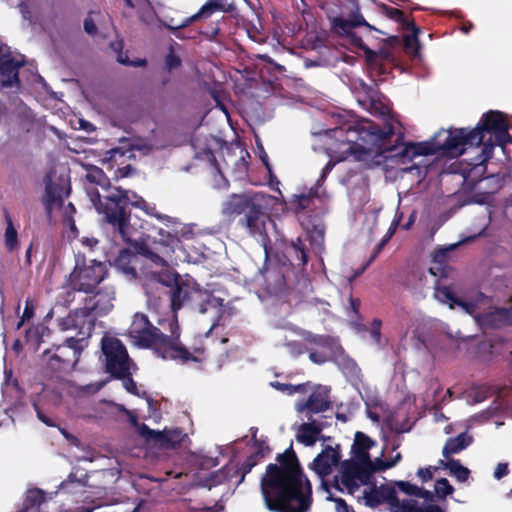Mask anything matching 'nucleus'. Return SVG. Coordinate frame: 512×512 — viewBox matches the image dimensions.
Returning a JSON list of instances; mask_svg holds the SVG:
<instances>
[{"label": "nucleus", "mask_w": 512, "mask_h": 512, "mask_svg": "<svg viewBox=\"0 0 512 512\" xmlns=\"http://www.w3.org/2000/svg\"><path fill=\"white\" fill-rule=\"evenodd\" d=\"M271 385L277 390L287 393L288 395H293L297 392H304L306 386V384L292 385L290 383H281L278 381L272 382Z\"/></svg>", "instance_id": "obj_44"}, {"label": "nucleus", "mask_w": 512, "mask_h": 512, "mask_svg": "<svg viewBox=\"0 0 512 512\" xmlns=\"http://www.w3.org/2000/svg\"><path fill=\"white\" fill-rule=\"evenodd\" d=\"M403 29L411 32L410 35L404 36L405 49L412 55H417L420 49V42L418 39L421 31L420 28L413 21L408 23L405 27H403Z\"/></svg>", "instance_id": "obj_30"}, {"label": "nucleus", "mask_w": 512, "mask_h": 512, "mask_svg": "<svg viewBox=\"0 0 512 512\" xmlns=\"http://www.w3.org/2000/svg\"><path fill=\"white\" fill-rule=\"evenodd\" d=\"M375 445V442L365 433L357 431L355 433L354 443L352 445V452L356 460L371 459L369 449Z\"/></svg>", "instance_id": "obj_28"}, {"label": "nucleus", "mask_w": 512, "mask_h": 512, "mask_svg": "<svg viewBox=\"0 0 512 512\" xmlns=\"http://www.w3.org/2000/svg\"><path fill=\"white\" fill-rule=\"evenodd\" d=\"M393 467V463H390L389 460H383L381 458H376L374 461H372V469L374 473L385 471L387 469H390Z\"/></svg>", "instance_id": "obj_56"}, {"label": "nucleus", "mask_w": 512, "mask_h": 512, "mask_svg": "<svg viewBox=\"0 0 512 512\" xmlns=\"http://www.w3.org/2000/svg\"><path fill=\"white\" fill-rule=\"evenodd\" d=\"M169 296L173 312H177L186 301L192 298L189 285L178 280H176L174 286L170 287Z\"/></svg>", "instance_id": "obj_26"}, {"label": "nucleus", "mask_w": 512, "mask_h": 512, "mask_svg": "<svg viewBox=\"0 0 512 512\" xmlns=\"http://www.w3.org/2000/svg\"><path fill=\"white\" fill-rule=\"evenodd\" d=\"M83 348V339L70 337L63 344L44 350L42 362L46 374L50 377H58L72 371L79 361Z\"/></svg>", "instance_id": "obj_8"}, {"label": "nucleus", "mask_w": 512, "mask_h": 512, "mask_svg": "<svg viewBox=\"0 0 512 512\" xmlns=\"http://www.w3.org/2000/svg\"><path fill=\"white\" fill-rule=\"evenodd\" d=\"M117 61L123 65H127V66H133V67H144L147 65V61L146 59H141V58H138L134 61H130L129 60V57L127 56L126 53H123V52H120L118 55H117Z\"/></svg>", "instance_id": "obj_49"}, {"label": "nucleus", "mask_w": 512, "mask_h": 512, "mask_svg": "<svg viewBox=\"0 0 512 512\" xmlns=\"http://www.w3.org/2000/svg\"><path fill=\"white\" fill-rule=\"evenodd\" d=\"M372 469V460H358V473L357 479L360 484L367 485L371 482V478L374 474Z\"/></svg>", "instance_id": "obj_36"}, {"label": "nucleus", "mask_w": 512, "mask_h": 512, "mask_svg": "<svg viewBox=\"0 0 512 512\" xmlns=\"http://www.w3.org/2000/svg\"><path fill=\"white\" fill-rule=\"evenodd\" d=\"M331 389L324 385L314 386L307 400L297 404V411L306 416L325 412L332 407L330 400Z\"/></svg>", "instance_id": "obj_16"}, {"label": "nucleus", "mask_w": 512, "mask_h": 512, "mask_svg": "<svg viewBox=\"0 0 512 512\" xmlns=\"http://www.w3.org/2000/svg\"><path fill=\"white\" fill-rule=\"evenodd\" d=\"M435 492L440 499H445L454 492L453 486L446 478H440L435 482Z\"/></svg>", "instance_id": "obj_42"}, {"label": "nucleus", "mask_w": 512, "mask_h": 512, "mask_svg": "<svg viewBox=\"0 0 512 512\" xmlns=\"http://www.w3.org/2000/svg\"><path fill=\"white\" fill-rule=\"evenodd\" d=\"M395 485L399 491L409 496H416L417 492H419V487L408 481H397Z\"/></svg>", "instance_id": "obj_50"}, {"label": "nucleus", "mask_w": 512, "mask_h": 512, "mask_svg": "<svg viewBox=\"0 0 512 512\" xmlns=\"http://www.w3.org/2000/svg\"><path fill=\"white\" fill-rule=\"evenodd\" d=\"M262 459L263 458L260 457V452H255L245 459L240 467V472L242 473L241 481L244 479L245 475L248 474L252 468L255 467Z\"/></svg>", "instance_id": "obj_43"}, {"label": "nucleus", "mask_w": 512, "mask_h": 512, "mask_svg": "<svg viewBox=\"0 0 512 512\" xmlns=\"http://www.w3.org/2000/svg\"><path fill=\"white\" fill-rule=\"evenodd\" d=\"M91 294V297L85 299V303L90 305L94 314L105 315L112 310V301L115 295V291L112 287H106L104 291L95 290L94 293Z\"/></svg>", "instance_id": "obj_22"}, {"label": "nucleus", "mask_w": 512, "mask_h": 512, "mask_svg": "<svg viewBox=\"0 0 512 512\" xmlns=\"http://www.w3.org/2000/svg\"><path fill=\"white\" fill-rule=\"evenodd\" d=\"M394 135V128L387 124L384 128L373 121L365 120L353 124H345L330 130L331 138L335 139L327 152L330 160L323 167L315 186L320 188L333 167L342 161L353 157L356 161H363L374 151L382 148L384 142Z\"/></svg>", "instance_id": "obj_1"}, {"label": "nucleus", "mask_w": 512, "mask_h": 512, "mask_svg": "<svg viewBox=\"0 0 512 512\" xmlns=\"http://www.w3.org/2000/svg\"><path fill=\"white\" fill-rule=\"evenodd\" d=\"M380 497L384 503H387L390 508L392 504L398 503V496L395 487L382 485L379 487Z\"/></svg>", "instance_id": "obj_40"}, {"label": "nucleus", "mask_w": 512, "mask_h": 512, "mask_svg": "<svg viewBox=\"0 0 512 512\" xmlns=\"http://www.w3.org/2000/svg\"><path fill=\"white\" fill-rule=\"evenodd\" d=\"M24 65L23 60H16L8 46H0V83L3 87H13L20 84L19 69Z\"/></svg>", "instance_id": "obj_15"}, {"label": "nucleus", "mask_w": 512, "mask_h": 512, "mask_svg": "<svg viewBox=\"0 0 512 512\" xmlns=\"http://www.w3.org/2000/svg\"><path fill=\"white\" fill-rule=\"evenodd\" d=\"M447 267L442 266V264H438L436 266L429 268V273L433 276L446 277L447 276Z\"/></svg>", "instance_id": "obj_62"}, {"label": "nucleus", "mask_w": 512, "mask_h": 512, "mask_svg": "<svg viewBox=\"0 0 512 512\" xmlns=\"http://www.w3.org/2000/svg\"><path fill=\"white\" fill-rule=\"evenodd\" d=\"M508 472H509L508 464L507 463H499L495 468L494 477L499 480V479L503 478L504 476H506L508 474Z\"/></svg>", "instance_id": "obj_60"}, {"label": "nucleus", "mask_w": 512, "mask_h": 512, "mask_svg": "<svg viewBox=\"0 0 512 512\" xmlns=\"http://www.w3.org/2000/svg\"><path fill=\"white\" fill-rule=\"evenodd\" d=\"M125 376L124 377H121L119 378L120 380L123 381V387L125 388V390L130 393V394H133L139 398H143L147 401V404H148V407L151 409V408H155L157 406V401H155L154 399H152L150 397V395L146 392V391H140L137 387V383L133 380L132 376H131V372L130 370H128L127 372H125Z\"/></svg>", "instance_id": "obj_29"}, {"label": "nucleus", "mask_w": 512, "mask_h": 512, "mask_svg": "<svg viewBox=\"0 0 512 512\" xmlns=\"http://www.w3.org/2000/svg\"><path fill=\"white\" fill-rule=\"evenodd\" d=\"M137 256L128 249H122L114 260L115 267L122 272L128 279L137 278V270L134 265L137 262Z\"/></svg>", "instance_id": "obj_24"}, {"label": "nucleus", "mask_w": 512, "mask_h": 512, "mask_svg": "<svg viewBox=\"0 0 512 512\" xmlns=\"http://www.w3.org/2000/svg\"><path fill=\"white\" fill-rule=\"evenodd\" d=\"M439 142L436 135L429 141L401 143L400 150L395 154L403 159L412 160L418 156H429L439 154Z\"/></svg>", "instance_id": "obj_19"}, {"label": "nucleus", "mask_w": 512, "mask_h": 512, "mask_svg": "<svg viewBox=\"0 0 512 512\" xmlns=\"http://www.w3.org/2000/svg\"><path fill=\"white\" fill-rule=\"evenodd\" d=\"M146 229L150 233L143 234L139 239H136L133 230L132 241H124L134 249L136 254L161 265L165 263L163 256H170L176 249L181 248L180 238L177 234H174L173 228H169V231L154 226L151 229Z\"/></svg>", "instance_id": "obj_6"}, {"label": "nucleus", "mask_w": 512, "mask_h": 512, "mask_svg": "<svg viewBox=\"0 0 512 512\" xmlns=\"http://www.w3.org/2000/svg\"><path fill=\"white\" fill-rule=\"evenodd\" d=\"M440 465L448 469L450 474L459 482H466L470 476V470L463 466L457 459H448L447 461L440 460Z\"/></svg>", "instance_id": "obj_31"}, {"label": "nucleus", "mask_w": 512, "mask_h": 512, "mask_svg": "<svg viewBox=\"0 0 512 512\" xmlns=\"http://www.w3.org/2000/svg\"><path fill=\"white\" fill-rule=\"evenodd\" d=\"M107 276L108 269L104 262L78 258L67 280V290L61 295L62 302L65 305L71 303L75 292L94 293Z\"/></svg>", "instance_id": "obj_7"}, {"label": "nucleus", "mask_w": 512, "mask_h": 512, "mask_svg": "<svg viewBox=\"0 0 512 512\" xmlns=\"http://www.w3.org/2000/svg\"><path fill=\"white\" fill-rule=\"evenodd\" d=\"M292 247L297 254V258L301 260L303 265H306L308 262V255L302 240L298 238L295 242L292 243Z\"/></svg>", "instance_id": "obj_52"}, {"label": "nucleus", "mask_w": 512, "mask_h": 512, "mask_svg": "<svg viewBox=\"0 0 512 512\" xmlns=\"http://www.w3.org/2000/svg\"><path fill=\"white\" fill-rule=\"evenodd\" d=\"M417 475L422 480V482H428L433 478V472L431 470V467L419 468L417 471Z\"/></svg>", "instance_id": "obj_61"}, {"label": "nucleus", "mask_w": 512, "mask_h": 512, "mask_svg": "<svg viewBox=\"0 0 512 512\" xmlns=\"http://www.w3.org/2000/svg\"><path fill=\"white\" fill-rule=\"evenodd\" d=\"M417 512H446V511L438 505L430 504L426 507L419 506Z\"/></svg>", "instance_id": "obj_64"}, {"label": "nucleus", "mask_w": 512, "mask_h": 512, "mask_svg": "<svg viewBox=\"0 0 512 512\" xmlns=\"http://www.w3.org/2000/svg\"><path fill=\"white\" fill-rule=\"evenodd\" d=\"M202 301L198 304V311L206 313L209 308H221L223 306V299L215 297L212 293L204 292Z\"/></svg>", "instance_id": "obj_37"}, {"label": "nucleus", "mask_w": 512, "mask_h": 512, "mask_svg": "<svg viewBox=\"0 0 512 512\" xmlns=\"http://www.w3.org/2000/svg\"><path fill=\"white\" fill-rule=\"evenodd\" d=\"M332 29L335 33L340 36H345L350 45L362 50L368 59L374 58L376 52L370 49L363 41L362 37L353 31L354 28L364 26L368 33L372 31L381 32L372 25L366 22L362 14L357 9L349 15V18L341 16L334 17L331 21Z\"/></svg>", "instance_id": "obj_11"}, {"label": "nucleus", "mask_w": 512, "mask_h": 512, "mask_svg": "<svg viewBox=\"0 0 512 512\" xmlns=\"http://www.w3.org/2000/svg\"><path fill=\"white\" fill-rule=\"evenodd\" d=\"M358 460H346L342 463L341 474L357 477Z\"/></svg>", "instance_id": "obj_51"}, {"label": "nucleus", "mask_w": 512, "mask_h": 512, "mask_svg": "<svg viewBox=\"0 0 512 512\" xmlns=\"http://www.w3.org/2000/svg\"><path fill=\"white\" fill-rule=\"evenodd\" d=\"M385 15L400 23L402 27H405L408 23L413 22L402 10L394 7L384 6Z\"/></svg>", "instance_id": "obj_38"}, {"label": "nucleus", "mask_w": 512, "mask_h": 512, "mask_svg": "<svg viewBox=\"0 0 512 512\" xmlns=\"http://www.w3.org/2000/svg\"><path fill=\"white\" fill-rule=\"evenodd\" d=\"M75 318H74V311L69 313L68 316L62 317L58 320V325L62 330H70L75 329L74 324Z\"/></svg>", "instance_id": "obj_55"}, {"label": "nucleus", "mask_w": 512, "mask_h": 512, "mask_svg": "<svg viewBox=\"0 0 512 512\" xmlns=\"http://www.w3.org/2000/svg\"><path fill=\"white\" fill-rule=\"evenodd\" d=\"M473 441L472 436L466 432L460 433L456 437H450L446 440V443L442 449V455L448 460L450 456L457 454L462 450L466 449Z\"/></svg>", "instance_id": "obj_27"}, {"label": "nucleus", "mask_w": 512, "mask_h": 512, "mask_svg": "<svg viewBox=\"0 0 512 512\" xmlns=\"http://www.w3.org/2000/svg\"><path fill=\"white\" fill-rule=\"evenodd\" d=\"M389 240L390 239L386 235L381 239V241L375 247L374 253L371 255L369 260L362 266V268L356 273V276L360 275L367 269V267L376 259L377 255L381 252V250L389 242Z\"/></svg>", "instance_id": "obj_47"}, {"label": "nucleus", "mask_w": 512, "mask_h": 512, "mask_svg": "<svg viewBox=\"0 0 512 512\" xmlns=\"http://www.w3.org/2000/svg\"><path fill=\"white\" fill-rule=\"evenodd\" d=\"M101 349L105 356V368L114 378L125 376L130 370V358L124 344L115 337H104L101 341Z\"/></svg>", "instance_id": "obj_13"}, {"label": "nucleus", "mask_w": 512, "mask_h": 512, "mask_svg": "<svg viewBox=\"0 0 512 512\" xmlns=\"http://www.w3.org/2000/svg\"><path fill=\"white\" fill-rule=\"evenodd\" d=\"M478 135L479 132L474 131V128H449L439 131L436 140L443 155L456 157L464 153L466 146H479Z\"/></svg>", "instance_id": "obj_12"}, {"label": "nucleus", "mask_w": 512, "mask_h": 512, "mask_svg": "<svg viewBox=\"0 0 512 512\" xmlns=\"http://www.w3.org/2000/svg\"><path fill=\"white\" fill-rule=\"evenodd\" d=\"M234 7L232 4H228L227 0H207V2L201 6L199 11L190 17L185 18L179 25L171 26L168 25V30L177 38L180 37L179 31L193 24L201 19H207L215 12L229 13L233 11Z\"/></svg>", "instance_id": "obj_14"}, {"label": "nucleus", "mask_w": 512, "mask_h": 512, "mask_svg": "<svg viewBox=\"0 0 512 512\" xmlns=\"http://www.w3.org/2000/svg\"><path fill=\"white\" fill-rule=\"evenodd\" d=\"M165 64L168 70L171 71L173 69L180 67L181 59L173 52H170L166 55Z\"/></svg>", "instance_id": "obj_57"}, {"label": "nucleus", "mask_w": 512, "mask_h": 512, "mask_svg": "<svg viewBox=\"0 0 512 512\" xmlns=\"http://www.w3.org/2000/svg\"><path fill=\"white\" fill-rule=\"evenodd\" d=\"M470 395L475 402H482L490 395V388L486 385L473 386Z\"/></svg>", "instance_id": "obj_45"}, {"label": "nucleus", "mask_w": 512, "mask_h": 512, "mask_svg": "<svg viewBox=\"0 0 512 512\" xmlns=\"http://www.w3.org/2000/svg\"><path fill=\"white\" fill-rule=\"evenodd\" d=\"M7 227L5 230V245L9 251H13L18 245L17 231L13 225L11 216L7 210L4 212Z\"/></svg>", "instance_id": "obj_35"}, {"label": "nucleus", "mask_w": 512, "mask_h": 512, "mask_svg": "<svg viewBox=\"0 0 512 512\" xmlns=\"http://www.w3.org/2000/svg\"><path fill=\"white\" fill-rule=\"evenodd\" d=\"M64 188L61 183L52 181L50 177L45 179V192L42 197V203L47 217H52L54 209H59L64 204Z\"/></svg>", "instance_id": "obj_20"}, {"label": "nucleus", "mask_w": 512, "mask_h": 512, "mask_svg": "<svg viewBox=\"0 0 512 512\" xmlns=\"http://www.w3.org/2000/svg\"><path fill=\"white\" fill-rule=\"evenodd\" d=\"M306 417L308 422L302 423L299 426L296 438L298 442L311 447L317 442L324 426L322 422L316 421L311 415Z\"/></svg>", "instance_id": "obj_23"}, {"label": "nucleus", "mask_w": 512, "mask_h": 512, "mask_svg": "<svg viewBox=\"0 0 512 512\" xmlns=\"http://www.w3.org/2000/svg\"><path fill=\"white\" fill-rule=\"evenodd\" d=\"M33 407H34V410L36 412V415H37V418L42 422L44 423L45 425L49 426V427H54L56 426L54 420L49 417L48 415H46L43 410L40 408V406L38 405V403L34 402L33 403Z\"/></svg>", "instance_id": "obj_54"}, {"label": "nucleus", "mask_w": 512, "mask_h": 512, "mask_svg": "<svg viewBox=\"0 0 512 512\" xmlns=\"http://www.w3.org/2000/svg\"><path fill=\"white\" fill-rule=\"evenodd\" d=\"M309 359L315 363V364H323L326 362L327 360V357L325 354L323 353H319V352H310L309 353Z\"/></svg>", "instance_id": "obj_63"}, {"label": "nucleus", "mask_w": 512, "mask_h": 512, "mask_svg": "<svg viewBox=\"0 0 512 512\" xmlns=\"http://www.w3.org/2000/svg\"><path fill=\"white\" fill-rule=\"evenodd\" d=\"M380 497L379 488H373L369 493L365 494L367 505L370 507H376L381 503H384Z\"/></svg>", "instance_id": "obj_53"}, {"label": "nucleus", "mask_w": 512, "mask_h": 512, "mask_svg": "<svg viewBox=\"0 0 512 512\" xmlns=\"http://www.w3.org/2000/svg\"><path fill=\"white\" fill-rule=\"evenodd\" d=\"M90 198L97 212L102 215L103 222L110 227L114 236L122 241H132L134 229L130 224V206L156 217L166 227H170L169 223H175L172 217L158 213L155 206H151L143 197L121 187L111 188L104 197L95 189L90 193Z\"/></svg>", "instance_id": "obj_2"}, {"label": "nucleus", "mask_w": 512, "mask_h": 512, "mask_svg": "<svg viewBox=\"0 0 512 512\" xmlns=\"http://www.w3.org/2000/svg\"><path fill=\"white\" fill-rule=\"evenodd\" d=\"M278 464L270 463L261 478V490H273L288 487L305 486L312 495V486L303 472L298 457L292 446L276 457Z\"/></svg>", "instance_id": "obj_5"}, {"label": "nucleus", "mask_w": 512, "mask_h": 512, "mask_svg": "<svg viewBox=\"0 0 512 512\" xmlns=\"http://www.w3.org/2000/svg\"><path fill=\"white\" fill-rule=\"evenodd\" d=\"M140 433L143 437L153 440L161 449H175L187 436L180 428L155 431L150 429L146 424H142Z\"/></svg>", "instance_id": "obj_17"}, {"label": "nucleus", "mask_w": 512, "mask_h": 512, "mask_svg": "<svg viewBox=\"0 0 512 512\" xmlns=\"http://www.w3.org/2000/svg\"><path fill=\"white\" fill-rule=\"evenodd\" d=\"M435 298L442 303H449L450 308L464 304V300L457 297L450 287L439 286L438 283L435 286Z\"/></svg>", "instance_id": "obj_33"}, {"label": "nucleus", "mask_w": 512, "mask_h": 512, "mask_svg": "<svg viewBox=\"0 0 512 512\" xmlns=\"http://www.w3.org/2000/svg\"><path fill=\"white\" fill-rule=\"evenodd\" d=\"M508 129V122L502 112L490 110L484 113L474 128V131L479 132L480 145L484 146L483 153L491 154L496 145L504 146L508 140L510 141Z\"/></svg>", "instance_id": "obj_10"}, {"label": "nucleus", "mask_w": 512, "mask_h": 512, "mask_svg": "<svg viewBox=\"0 0 512 512\" xmlns=\"http://www.w3.org/2000/svg\"><path fill=\"white\" fill-rule=\"evenodd\" d=\"M252 433V441L254 446L256 447V452H260V457L264 458L267 454L270 453V447L265 443V441H260L257 439V428H251Z\"/></svg>", "instance_id": "obj_46"}, {"label": "nucleus", "mask_w": 512, "mask_h": 512, "mask_svg": "<svg viewBox=\"0 0 512 512\" xmlns=\"http://www.w3.org/2000/svg\"><path fill=\"white\" fill-rule=\"evenodd\" d=\"M168 326L170 335L154 326L145 314L136 313L129 327V334L140 347L153 350L163 360L183 364L189 361L198 362L199 359L180 341V327L176 316L168 320Z\"/></svg>", "instance_id": "obj_3"}, {"label": "nucleus", "mask_w": 512, "mask_h": 512, "mask_svg": "<svg viewBox=\"0 0 512 512\" xmlns=\"http://www.w3.org/2000/svg\"><path fill=\"white\" fill-rule=\"evenodd\" d=\"M45 501L46 497L43 490L38 488L30 489L26 493L22 508L17 512H28L31 509L39 508Z\"/></svg>", "instance_id": "obj_32"}, {"label": "nucleus", "mask_w": 512, "mask_h": 512, "mask_svg": "<svg viewBox=\"0 0 512 512\" xmlns=\"http://www.w3.org/2000/svg\"><path fill=\"white\" fill-rule=\"evenodd\" d=\"M419 508L418 502L412 499L400 500L398 498L397 504H392L390 508L392 512H417Z\"/></svg>", "instance_id": "obj_39"}, {"label": "nucleus", "mask_w": 512, "mask_h": 512, "mask_svg": "<svg viewBox=\"0 0 512 512\" xmlns=\"http://www.w3.org/2000/svg\"><path fill=\"white\" fill-rule=\"evenodd\" d=\"M317 197H319V188L315 185L309 189L308 193L295 195L292 201V204L295 206V211L299 213L309 208L312 199Z\"/></svg>", "instance_id": "obj_34"}, {"label": "nucleus", "mask_w": 512, "mask_h": 512, "mask_svg": "<svg viewBox=\"0 0 512 512\" xmlns=\"http://www.w3.org/2000/svg\"><path fill=\"white\" fill-rule=\"evenodd\" d=\"M341 484L351 494L358 490L360 486L357 477L348 476L344 474H341Z\"/></svg>", "instance_id": "obj_48"}, {"label": "nucleus", "mask_w": 512, "mask_h": 512, "mask_svg": "<svg viewBox=\"0 0 512 512\" xmlns=\"http://www.w3.org/2000/svg\"><path fill=\"white\" fill-rule=\"evenodd\" d=\"M96 315L88 303H85L84 307L74 310V321L75 329L78 330V334L81 335L78 339L89 337L94 330Z\"/></svg>", "instance_id": "obj_21"}, {"label": "nucleus", "mask_w": 512, "mask_h": 512, "mask_svg": "<svg viewBox=\"0 0 512 512\" xmlns=\"http://www.w3.org/2000/svg\"><path fill=\"white\" fill-rule=\"evenodd\" d=\"M63 224L69 227L73 237H76L78 234V229L75 224L74 216L72 214L64 213L63 214Z\"/></svg>", "instance_id": "obj_58"}, {"label": "nucleus", "mask_w": 512, "mask_h": 512, "mask_svg": "<svg viewBox=\"0 0 512 512\" xmlns=\"http://www.w3.org/2000/svg\"><path fill=\"white\" fill-rule=\"evenodd\" d=\"M271 200L272 197L263 192L234 193L224 202L222 212L226 217L240 216L238 225L251 237L265 243L269 240L266 225L270 221L267 209Z\"/></svg>", "instance_id": "obj_4"}, {"label": "nucleus", "mask_w": 512, "mask_h": 512, "mask_svg": "<svg viewBox=\"0 0 512 512\" xmlns=\"http://www.w3.org/2000/svg\"><path fill=\"white\" fill-rule=\"evenodd\" d=\"M341 459L340 446L336 445L335 448L326 446L312 461L310 469H312L322 479L332 473Z\"/></svg>", "instance_id": "obj_18"}, {"label": "nucleus", "mask_w": 512, "mask_h": 512, "mask_svg": "<svg viewBox=\"0 0 512 512\" xmlns=\"http://www.w3.org/2000/svg\"><path fill=\"white\" fill-rule=\"evenodd\" d=\"M480 320L483 325L491 327L512 325V306L507 308H496L495 310L482 315Z\"/></svg>", "instance_id": "obj_25"}, {"label": "nucleus", "mask_w": 512, "mask_h": 512, "mask_svg": "<svg viewBox=\"0 0 512 512\" xmlns=\"http://www.w3.org/2000/svg\"><path fill=\"white\" fill-rule=\"evenodd\" d=\"M265 504L274 512H304L311 504L305 486L261 490Z\"/></svg>", "instance_id": "obj_9"}, {"label": "nucleus", "mask_w": 512, "mask_h": 512, "mask_svg": "<svg viewBox=\"0 0 512 512\" xmlns=\"http://www.w3.org/2000/svg\"><path fill=\"white\" fill-rule=\"evenodd\" d=\"M305 340L309 343H312V344H315L318 346H324L327 342V338L325 336L315 335V334H311V333H308L305 336Z\"/></svg>", "instance_id": "obj_59"}, {"label": "nucleus", "mask_w": 512, "mask_h": 512, "mask_svg": "<svg viewBox=\"0 0 512 512\" xmlns=\"http://www.w3.org/2000/svg\"><path fill=\"white\" fill-rule=\"evenodd\" d=\"M172 219L175 221V223H169L170 227L169 228H173V231H174V234H177L180 238V240L182 239H185V240H189L191 238H193V231L191 229V227L187 226V225H182L176 218H173ZM182 243V241H180Z\"/></svg>", "instance_id": "obj_41"}]
</instances>
